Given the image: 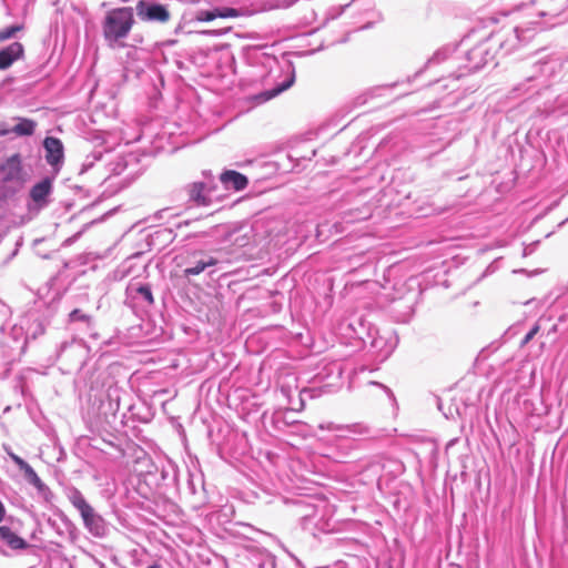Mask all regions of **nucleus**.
Returning a JSON list of instances; mask_svg holds the SVG:
<instances>
[{
    "mask_svg": "<svg viewBox=\"0 0 568 568\" xmlns=\"http://www.w3.org/2000/svg\"><path fill=\"white\" fill-rule=\"evenodd\" d=\"M197 254H201V252L194 251V252L191 253L192 256H196Z\"/></svg>",
    "mask_w": 568,
    "mask_h": 568,
    "instance_id": "nucleus-25",
    "label": "nucleus"
},
{
    "mask_svg": "<svg viewBox=\"0 0 568 568\" xmlns=\"http://www.w3.org/2000/svg\"><path fill=\"white\" fill-rule=\"evenodd\" d=\"M43 146L45 150V160L50 165L55 166L62 162L64 155L63 145L58 138H45L43 141Z\"/></svg>",
    "mask_w": 568,
    "mask_h": 568,
    "instance_id": "nucleus-5",
    "label": "nucleus"
},
{
    "mask_svg": "<svg viewBox=\"0 0 568 568\" xmlns=\"http://www.w3.org/2000/svg\"><path fill=\"white\" fill-rule=\"evenodd\" d=\"M10 458L14 462V464L19 467V469L23 473L26 479L37 488H41L43 486L42 480L39 478L33 468L26 463L20 456L16 455L12 452H8Z\"/></svg>",
    "mask_w": 568,
    "mask_h": 568,
    "instance_id": "nucleus-9",
    "label": "nucleus"
},
{
    "mask_svg": "<svg viewBox=\"0 0 568 568\" xmlns=\"http://www.w3.org/2000/svg\"><path fill=\"white\" fill-rule=\"evenodd\" d=\"M10 132H12L11 129H2V130H0V136H4V135L9 134Z\"/></svg>",
    "mask_w": 568,
    "mask_h": 568,
    "instance_id": "nucleus-22",
    "label": "nucleus"
},
{
    "mask_svg": "<svg viewBox=\"0 0 568 568\" xmlns=\"http://www.w3.org/2000/svg\"><path fill=\"white\" fill-rule=\"evenodd\" d=\"M148 568H162V566H161V565H159V564H153V565H151V566H150V567H148Z\"/></svg>",
    "mask_w": 568,
    "mask_h": 568,
    "instance_id": "nucleus-23",
    "label": "nucleus"
},
{
    "mask_svg": "<svg viewBox=\"0 0 568 568\" xmlns=\"http://www.w3.org/2000/svg\"><path fill=\"white\" fill-rule=\"evenodd\" d=\"M539 329H540V326L538 324L534 325V327L527 333V335L523 339L521 345L524 346V345L528 344L535 337V335L539 332Z\"/></svg>",
    "mask_w": 568,
    "mask_h": 568,
    "instance_id": "nucleus-20",
    "label": "nucleus"
},
{
    "mask_svg": "<svg viewBox=\"0 0 568 568\" xmlns=\"http://www.w3.org/2000/svg\"><path fill=\"white\" fill-rule=\"evenodd\" d=\"M22 54L23 45L20 42H13L7 48L0 50V70L9 68Z\"/></svg>",
    "mask_w": 568,
    "mask_h": 568,
    "instance_id": "nucleus-7",
    "label": "nucleus"
},
{
    "mask_svg": "<svg viewBox=\"0 0 568 568\" xmlns=\"http://www.w3.org/2000/svg\"><path fill=\"white\" fill-rule=\"evenodd\" d=\"M217 260L215 257L210 256L205 261H199L195 266L187 267L184 270V276L189 277L191 275L201 274L206 267L214 266L217 264Z\"/></svg>",
    "mask_w": 568,
    "mask_h": 568,
    "instance_id": "nucleus-13",
    "label": "nucleus"
},
{
    "mask_svg": "<svg viewBox=\"0 0 568 568\" xmlns=\"http://www.w3.org/2000/svg\"><path fill=\"white\" fill-rule=\"evenodd\" d=\"M69 500L72 506L79 510L84 527L95 537H102L105 531L104 519L100 516L94 508L88 503L82 493L73 488L69 495Z\"/></svg>",
    "mask_w": 568,
    "mask_h": 568,
    "instance_id": "nucleus-2",
    "label": "nucleus"
},
{
    "mask_svg": "<svg viewBox=\"0 0 568 568\" xmlns=\"http://www.w3.org/2000/svg\"><path fill=\"white\" fill-rule=\"evenodd\" d=\"M22 29H23V26L18 24V26H11V27L0 30V42L14 37Z\"/></svg>",
    "mask_w": 568,
    "mask_h": 568,
    "instance_id": "nucleus-15",
    "label": "nucleus"
},
{
    "mask_svg": "<svg viewBox=\"0 0 568 568\" xmlns=\"http://www.w3.org/2000/svg\"><path fill=\"white\" fill-rule=\"evenodd\" d=\"M51 191V182L45 179L34 184L30 191V196L34 202L43 201Z\"/></svg>",
    "mask_w": 568,
    "mask_h": 568,
    "instance_id": "nucleus-12",
    "label": "nucleus"
},
{
    "mask_svg": "<svg viewBox=\"0 0 568 568\" xmlns=\"http://www.w3.org/2000/svg\"><path fill=\"white\" fill-rule=\"evenodd\" d=\"M0 174L3 182L22 183V163L20 154H13L0 164Z\"/></svg>",
    "mask_w": 568,
    "mask_h": 568,
    "instance_id": "nucleus-4",
    "label": "nucleus"
},
{
    "mask_svg": "<svg viewBox=\"0 0 568 568\" xmlns=\"http://www.w3.org/2000/svg\"><path fill=\"white\" fill-rule=\"evenodd\" d=\"M220 181L224 184L226 189L232 187L234 191L244 190L247 184V178L234 170H226L220 175Z\"/></svg>",
    "mask_w": 568,
    "mask_h": 568,
    "instance_id": "nucleus-6",
    "label": "nucleus"
},
{
    "mask_svg": "<svg viewBox=\"0 0 568 568\" xmlns=\"http://www.w3.org/2000/svg\"><path fill=\"white\" fill-rule=\"evenodd\" d=\"M19 123L11 131L18 136H30L34 133L37 123L31 119L19 118Z\"/></svg>",
    "mask_w": 568,
    "mask_h": 568,
    "instance_id": "nucleus-11",
    "label": "nucleus"
},
{
    "mask_svg": "<svg viewBox=\"0 0 568 568\" xmlns=\"http://www.w3.org/2000/svg\"><path fill=\"white\" fill-rule=\"evenodd\" d=\"M138 16L144 21H159L168 22L170 19V12L163 4L153 3L148 4L141 0L136 3Z\"/></svg>",
    "mask_w": 568,
    "mask_h": 568,
    "instance_id": "nucleus-3",
    "label": "nucleus"
},
{
    "mask_svg": "<svg viewBox=\"0 0 568 568\" xmlns=\"http://www.w3.org/2000/svg\"><path fill=\"white\" fill-rule=\"evenodd\" d=\"M0 539L4 541L11 549H26L29 547L28 542L19 537L7 526H0Z\"/></svg>",
    "mask_w": 568,
    "mask_h": 568,
    "instance_id": "nucleus-10",
    "label": "nucleus"
},
{
    "mask_svg": "<svg viewBox=\"0 0 568 568\" xmlns=\"http://www.w3.org/2000/svg\"><path fill=\"white\" fill-rule=\"evenodd\" d=\"M136 291L149 304L153 303V295L149 286L142 285Z\"/></svg>",
    "mask_w": 568,
    "mask_h": 568,
    "instance_id": "nucleus-19",
    "label": "nucleus"
},
{
    "mask_svg": "<svg viewBox=\"0 0 568 568\" xmlns=\"http://www.w3.org/2000/svg\"><path fill=\"white\" fill-rule=\"evenodd\" d=\"M91 320V316L88 315V314H84L82 313L79 308H75L73 310L70 314H69V322H78V321H81V322H90Z\"/></svg>",
    "mask_w": 568,
    "mask_h": 568,
    "instance_id": "nucleus-17",
    "label": "nucleus"
},
{
    "mask_svg": "<svg viewBox=\"0 0 568 568\" xmlns=\"http://www.w3.org/2000/svg\"><path fill=\"white\" fill-rule=\"evenodd\" d=\"M195 19L197 21H202V22L212 21V20L216 19V10L213 9V10L200 11V12L196 13V18Z\"/></svg>",
    "mask_w": 568,
    "mask_h": 568,
    "instance_id": "nucleus-18",
    "label": "nucleus"
},
{
    "mask_svg": "<svg viewBox=\"0 0 568 568\" xmlns=\"http://www.w3.org/2000/svg\"><path fill=\"white\" fill-rule=\"evenodd\" d=\"M292 83H293V80L286 81L283 84H281L272 90H267V91L260 93L256 97V99L262 102L268 101V100L275 98L276 95H278L280 93H282L283 91L287 90L292 85Z\"/></svg>",
    "mask_w": 568,
    "mask_h": 568,
    "instance_id": "nucleus-14",
    "label": "nucleus"
},
{
    "mask_svg": "<svg viewBox=\"0 0 568 568\" xmlns=\"http://www.w3.org/2000/svg\"><path fill=\"white\" fill-rule=\"evenodd\" d=\"M6 516V508L3 504L0 501V523L4 519Z\"/></svg>",
    "mask_w": 568,
    "mask_h": 568,
    "instance_id": "nucleus-21",
    "label": "nucleus"
},
{
    "mask_svg": "<svg viewBox=\"0 0 568 568\" xmlns=\"http://www.w3.org/2000/svg\"><path fill=\"white\" fill-rule=\"evenodd\" d=\"M134 24L133 9L130 7L110 10L103 22V34L106 40L118 41L125 38Z\"/></svg>",
    "mask_w": 568,
    "mask_h": 568,
    "instance_id": "nucleus-1",
    "label": "nucleus"
},
{
    "mask_svg": "<svg viewBox=\"0 0 568 568\" xmlns=\"http://www.w3.org/2000/svg\"><path fill=\"white\" fill-rule=\"evenodd\" d=\"M203 33H206V34H217L216 31H204Z\"/></svg>",
    "mask_w": 568,
    "mask_h": 568,
    "instance_id": "nucleus-24",
    "label": "nucleus"
},
{
    "mask_svg": "<svg viewBox=\"0 0 568 568\" xmlns=\"http://www.w3.org/2000/svg\"><path fill=\"white\" fill-rule=\"evenodd\" d=\"M190 200L193 201L197 206H207L211 204V199L207 195V187L203 182H193L187 189Z\"/></svg>",
    "mask_w": 568,
    "mask_h": 568,
    "instance_id": "nucleus-8",
    "label": "nucleus"
},
{
    "mask_svg": "<svg viewBox=\"0 0 568 568\" xmlns=\"http://www.w3.org/2000/svg\"><path fill=\"white\" fill-rule=\"evenodd\" d=\"M216 10V18H237L240 16V12L237 9L234 8H215Z\"/></svg>",
    "mask_w": 568,
    "mask_h": 568,
    "instance_id": "nucleus-16",
    "label": "nucleus"
}]
</instances>
